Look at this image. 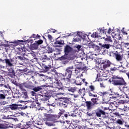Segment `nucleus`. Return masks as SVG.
Returning a JSON list of instances; mask_svg holds the SVG:
<instances>
[{
  "instance_id": "f257e3e1",
  "label": "nucleus",
  "mask_w": 129,
  "mask_h": 129,
  "mask_svg": "<svg viewBox=\"0 0 129 129\" xmlns=\"http://www.w3.org/2000/svg\"><path fill=\"white\" fill-rule=\"evenodd\" d=\"M69 36H74L75 37L74 38V42H79L81 40V39L84 38V35H83V33L82 32H78L75 33H71L70 34Z\"/></svg>"
},
{
  "instance_id": "f03ea898",
  "label": "nucleus",
  "mask_w": 129,
  "mask_h": 129,
  "mask_svg": "<svg viewBox=\"0 0 129 129\" xmlns=\"http://www.w3.org/2000/svg\"><path fill=\"white\" fill-rule=\"evenodd\" d=\"M119 80H117L114 81L112 84L113 85H125L126 83L124 81V80L122 78V77L117 78Z\"/></svg>"
},
{
  "instance_id": "7ed1b4c3",
  "label": "nucleus",
  "mask_w": 129,
  "mask_h": 129,
  "mask_svg": "<svg viewBox=\"0 0 129 129\" xmlns=\"http://www.w3.org/2000/svg\"><path fill=\"white\" fill-rule=\"evenodd\" d=\"M73 70V66L70 67L66 70V76H67L68 78H71V75L72 74V70Z\"/></svg>"
},
{
  "instance_id": "20e7f679",
  "label": "nucleus",
  "mask_w": 129,
  "mask_h": 129,
  "mask_svg": "<svg viewBox=\"0 0 129 129\" xmlns=\"http://www.w3.org/2000/svg\"><path fill=\"white\" fill-rule=\"evenodd\" d=\"M64 51L65 55L67 56V55H68V54H69V53L72 51V47L69 45H66L64 47Z\"/></svg>"
},
{
  "instance_id": "39448f33",
  "label": "nucleus",
  "mask_w": 129,
  "mask_h": 129,
  "mask_svg": "<svg viewBox=\"0 0 129 129\" xmlns=\"http://www.w3.org/2000/svg\"><path fill=\"white\" fill-rule=\"evenodd\" d=\"M45 116L46 117L47 120L48 121H54V117L55 116L54 115L50 114H45Z\"/></svg>"
},
{
  "instance_id": "423d86ee",
  "label": "nucleus",
  "mask_w": 129,
  "mask_h": 129,
  "mask_svg": "<svg viewBox=\"0 0 129 129\" xmlns=\"http://www.w3.org/2000/svg\"><path fill=\"white\" fill-rule=\"evenodd\" d=\"M64 44V41L60 40V41H56L54 42L53 45L54 47H59V48L61 47V45H63Z\"/></svg>"
},
{
  "instance_id": "0eeeda50",
  "label": "nucleus",
  "mask_w": 129,
  "mask_h": 129,
  "mask_svg": "<svg viewBox=\"0 0 129 129\" xmlns=\"http://www.w3.org/2000/svg\"><path fill=\"white\" fill-rule=\"evenodd\" d=\"M5 61L7 66H9V67H12V66H13V59L10 60L9 59H5Z\"/></svg>"
},
{
  "instance_id": "6e6552de",
  "label": "nucleus",
  "mask_w": 129,
  "mask_h": 129,
  "mask_svg": "<svg viewBox=\"0 0 129 129\" xmlns=\"http://www.w3.org/2000/svg\"><path fill=\"white\" fill-rule=\"evenodd\" d=\"M87 56L89 59H91V60H93V59H96V56H97V55L95 54H92L91 52H90L88 54Z\"/></svg>"
},
{
  "instance_id": "1a4fd4ad",
  "label": "nucleus",
  "mask_w": 129,
  "mask_h": 129,
  "mask_svg": "<svg viewBox=\"0 0 129 129\" xmlns=\"http://www.w3.org/2000/svg\"><path fill=\"white\" fill-rule=\"evenodd\" d=\"M96 114L98 117H100V116H101V114L104 115L105 114V112L102 110L98 109V111L96 112Z\"/></svg>"
},
{
  "instance_id": "9d476101",
  "label": "nucleus",
  "mask_w": 129,
  "mask_h": 129,
  "mask_svg": "<svg viewBox=\"0 0 129 129\" xmlns=\"http://www.w3.org/2000/svg\"><path fill=\"white\" fill-rule=\"evenodd\" d=\"M110 61H109V60H106V61H105V62L104 63L103 68L105 69L107 68V67H109V66H110Z\"/></svg>"
},
{
  "instance_id": "9b49d317",
  "label": "nucleus",
  "mask_w": 129,
  "mask_h": 129,
  "mask_svg": "<svg viewBox=\"0 0 129 129\" xmlns=\"http://www.w3.org/2000/svg\"><path fill=\"white\" fill-rule=\"evenodd\" d=\"M86 104L88 109H91L92 108V105H93V104L91 102L87 101L86 102Z\"/></svg>"
},
{
  "instance_id": "f8f14e48",
  "label": "nucleus",
  "mask_w": 129,
  "mask_h": 129,
  "mask_svg": "<svg viewBox=\"0 0 129 129\" xmlns=\"http://www.w3.org/2000/svg\"><path fill=\"white\" fill-rule=\"evenodd\" d=\"M119 90L116 93V95H117V96H122V94L123 93V91H122V90H121V88L119 87Z\"/></svg>"
},
{
  "instance_id": "ddd939ff",
  "label": "nucleus",
  "mask_w": 129,
  "mask_h": 129,
  "mask_svg": "<svg viewBox=\"0 0 129 129\" xmlns=\"http://www.w3.org/2000/svg\"><path fill=\"white\" fill-rule=\"evenodd\" d=\"M9 45H8L9 47H16V45L15 44H18V41H14L9 42Z\"/></svg>"
},
{
  "instance_id": "4468645a",
  "label": "nucleus",
  "mask_w": 129,
  "mask_h": 129,
  "mask_svg": "<svg viewBox=\"0 0 129 129\" xmlns=\"http://www.w3.org/2000/svg\"><path fill=\"white\" fill-rule=\"evenodd\" d=\"M77 80L76 81V85H81V82H82V80L81 78L77 77Z\"/></svg>"
},
{
  "instance_id": "2eb2a0df",
  "label": "nucleus",
  "mask_w": 129,
  "mask_h": 129,
  "mask_svg": "<svg viewBox=\"0 0 129 129\" xmlns=\"http://www.w3.org/2000/svg\"><path fill=\"white\" fill-rule=\"evenodd\" d=\"M43 43V40H39L38 41H35L34 45H36V47H38V45H41V44Z\"/></svg>"
},
{
  "instance_id": "dca6fc26",
  "label": "nucleus",
  "mask_w": 129,
  "mask_h": 129,
  "mask_svg": "<svg viewBox=\"0 0 129 129\" xmlns=\"http://www.w3.org/2000/svg\"><path fill=\"white\" fill-rule=\"evenodd\" d=\"M116 59L117 61H120L122 59L121 55H120L119 54H116Z\"/></svg>"
},
{
  "instance_id": "f3484780",
  "label": "nucleus",
  "mask_w": 129,
  "mask_h": 129,
  "mask_svg": "<svg viewBox=\"0 0 129 129\" xmlns=\"http://www.w3.org/2000/svg\"><path fill=\"white\" fill-rule=\"evenodd\" d=\"M41 89H42V88H41V87H37L34 88L33 89V90L35 92H38V91H40Z\"/></svg>"
},
{
  "instance_id": "a211bd4d",
  "label": "nucleus",
  "mask_w": 129,
  "mask_h": 129,
  "mask_svg": "<svg viewBox=\"0 0 129 129\" xmlns=\"http://www.w3.org/2000/svg\"><path fill=\"white\" fill-rule=\"evenodd\" d=\"M10 108L13 110L17 109L18 108V105L17 104H12L10 106Z\"/></svg>"
},
{
  "instance_id": "6ab92c4d",
  "label": "nucleus",
  "mask_w": 129,
  "mask_h": 129,
  "mask_svg": "<svg viewBox=\"0 0 129 129\" xmlns=\"http://www.w3.org/2000/svg\"><path fill=\"white\" fill-rule=\"evenodd\" d=\"M109 47H110V45L108 44H105L101 46V48H105L106 49H109Z\"/></svg>"
},
{
  "instance_id": "aec40b11",
  "label": "nucleus",
  "mask_w": 129,
  "mask_h": 129,
  "mask_svg": "<svg viewBox=\"0 0 129 129\" xmlns=\"http://www.w3.org/2000/svg\"><path fill=\"white\" fill-rule=\"evenodd\" d=\"M93 47H94V48H95V49H96L98 51H100L101 50V48H102V47H101V46L99 47V46H98V45H96L95 44H93Z\"/></svg>"
},
{
  "instance_id": "412c9836",
  "label": "nucleus",
  "mask_w": 129,
  "mask_h": 129,
  "mask_svg": "<svg viewBox=\"0 0 129 129\" xmlns=\"http://www.w3.org/2000/svg\"><path fill=\"white\" fill-rule=\"evenodd\" d=\"M116 123L118 124H120V125H122V124H123V120L121 119H118L116 120Z\"/></svg>"
},
{
  "instance_id": "4be33fe9",
  "label": "nucleus",
  "mask_w": 129,
  "mask_h": 129,
  "mask_svg": "<svg viewBox=\"0 0 129 129\" xmlns=\"http://www.w3.org/2000/svg\"><path fill=\"white\" fill-rule=\"evenodd\" d=\"M92 38H98V34H97V33L96 32H94L92 35H91Z\"/></svg>"
},
{
  "instance_id": "5701e85b",
  "label": "nucleus",
  "mask_w": 129,
  "mask_h": 129,
  "mask_svg": "<svg viewBox=\"0 0 129 129\" xmlns=\"http://www.w3.org/2000/svg\"><path fill=\"white\" fill-rule=\"evenodd\" d=\"M123 46L124 48H126L127 50H129V43H124Z\"/></svg>"
},
{
  "instance_id": "b1692460",
  "label": "nucleus",
  "mask_w": 129,
  "mask_h": 129,
  "mask_svg": "<svg viewBox=\"0 0 129 129\" xmlns=\"http://www.w3.org/2000/svg\"><path fill=\"white\" fill-rule=\"evenodd\" d=\"M128 89V88H127V87L126 86H123L122 87V88H121V90H122L123 92H124L125 91H127Z\"/></svg>"
},
{
  "instance_id": "393cba45",
  "label": "nucleus",
  "mask_w": 129,
  "mask_h": 129,
  "mask_svg": "<svg viewBox=\"0 0 129 129\" xmlns=\"http://www.w3.org/2000/svg\"><path fill=\"white\" fill-rule=\"evenodd\" d=\"M6 43H9V41H7L5 40L4 41L2 42V41H0V46H4Z\"/></svg>"
},
{
  "instance_id": "a878e982",
  "label": "nucleus",
  "mask_w": 129,
  "mask_h": 129,
  "mask_svg": "<svg viewBox=\"0 0 129 129\" xmlns=\"http://www.w3.org/2000/svg\"><path fill=\"white\" fill-rule=\"evenodd\" d=\"M68 91H70L71 92H74L75 91V88H69L68 89Z\"/></svg>"
},
{
  "instance_id": "bb28decb",
  "label": "nucleus",
  "mask_w": 129,
  "mask_h": 129,
  "mask_svg": "<svg viewBox=\"0 0 129 129\" xmlns=\"http://www.w3.org/2000/svg\"><path fill=\"white\" fill-rule=\"evenodd\" d=\"M6 96L3 94H0V99H5Z\"/></svg>"
},
{
  "instance_id": "cd10ccee",
  "label": "nucleus",
  "mask_w": 129,
  "mask_h": 129,
  "mask_svg": "<svg viewBox=\"0 0 129 129\" xmlns=\"http://www.w3.org/2000/svg\"><path fill=\"white\" fill-rule=\"evenodd\" d=\"M76 48L77 49V51L79 52V51H80V50H81V46L80 45H78L76 46Z\"/></svg>"
},
{
  "instance_id": "c85d7f7f",
  "label": "nucleus",
  "mask_w": 129,
  "mask_h": 129,
  "mask_svg": "<svg viewBox=\"0 0 129 129\" xmlns=\"http://www.w3.org/2000/svg\"><path fill=\"white\" fill-rule=\"evenodd\" d=\"M105 41H108L109 42H112V40H111V38L110 37L106 38L105 39Z\"/></svg>"
},
{
  "instance_id": "c756f323",
  "label": "nucleus",
  "mask_w": 129,
  "mask_h": 129,
  "mask_svg": "<svg viewBox=\"0 0 129 129\" xmlns=\"http://www.w3.org/2000/svg\"><path fill=\"white\" fill-rule=\"evenodd\" d=\"M89 88L90 89H91V91H94V89H95V88H94V86H90Z\"/></svg>"
},
{
  "instance_id": "7c9ffc66",
  "label": "nucleus",
  "mask_w": 129,
  "mask_h": 129,
  "mask_svg": "<svg viewBox=\"0 0 129 129\" xmlns=\"http://www.w3.org/2000/svg\"><path fill=\"white\" fill-rule=\"evenodd\" d=\"M89 96H93V97H96V96H97V95H96V94L93 95L91 92H89Z\"/></svg>"
},
{
  "instance_id": "2f4dec72",
  "label": "nucleus",
  "mask_w": 129,
  "mask_h": 129,
  "mask_svg": "<svg viewBox=\"0 0 129 129\" xmlns=\"http://www.w3.org/2000/svg\"><path fill=\"white\" fill-rule=\"evenodd\" d=\"M48 38L49 40H50V41H52V40H53V37H52V35L50 34L48 35Z\"/></svg>"
},
{
  "instance_id": "473e14b6",
  "label": "nucleus",
  "mask_w": 129,
  "mask_h": 129,
  "mask_svg": "<svg viewBox=\"0 0 129 129\" xmlns=\"http://www.w3.org/2000/svg\"><path fill=\"white\" fill-rule=\"evenodd\" d=\"M100 87H101L102 88H105V85H104L103 83H100Z\"/></svg>"
},
{
  "instance_id": "72a5a7b5",
  "label": "nucleus",
  "mask_w": 129,
  "mask_h": 129,
  "mask_svg": "<svg viewBox=\"0 0 129 129\" xmlns=\"http://www.w3.org/2000/svg\"><path fill=\"white\" fill-rule=\"evenodd\" d=\"M55 117H53L54 118V121L55 120H57V118H59V116H56V115H53Z\"/></svg>"
},
{
  "instance_id": "f704fd0d",
  "label": "nucleus",
  "mask_w": 129,
  "mask_h": 129,
  "mask_svg": "<svg viewBox=\"0 0 129 129\" xmlns=\"http://www.w3.org/2000/svg\"><path fill=\"white\" fill-rule=\"evenodd\" d=\"M121 46L120 44H117L115 46L116 49H119L120 48H121Z\"/></svg>"
},
{
  "instance_id": "c9c22d12",
  "label": "nucleus",
  "mask_w": 129,
  "mask_h": 129,
  "mask_svg": "<svg viewBox=\"0 0 129 129\" xmlns=\"http://www.w3.org/2000/svg\"><path fill=\"white\" fill-rule=\"evenodd\" d=\"M71 82H72V83H76V80H75L73 79H72L71 80Z\"/></svg>"
},
{
  "instance_id": "e433bc0d",
  "label": "nucleus",
  "mask_w": 129,
  "mask_h": 129,
  "mask_svg": "<svg viewBox=\"0 0 129 129\" xmlns=\"http://www.w3.org/2000/svg\"><path fill=\"white\" fill-rule=\"evenodd\" d=\"M105 94H106L107 96H110V95H111V94H110L109 93H104V97L105 96Z\"/></svg>"
},
{
  "instance_id": "4c0bfd02",
  "label": "nucleus",
  "mask_w": 129,
  "mask_h": 129,
  "mask_svg": "<svg viewBox=\"0 0 129 129\" xmlns=\"http://www.w3.org/2000/svg\"><path fill=\"white\" fill-rule=\"evenodd\" d=\"M18 58L20 59V60H21V61L24 60V58H23V57L21 56H18Z\"/></svg>"
},
{
  "instance_id": "58836bf2",
  "label": "nucleus",
  "mask_w": 129,
  "mask_h": 129,
  "mask_svg": "<svg viewBox=\"0 0 129 129\" xmlns=\"http://www.w3.org/2000/svg\"><path fill=\"white\" fill-rule=\"evenodd\" d=\"M4 128V124H0V129Z\"/></svg>"
},
{
  "instance_id": "ea45409f",
  "label": "nucleus",
  "mask_w": 129,
  "mask_h": 129,
  "mask_svg": "<svg viewBox=\"0 0 129 129\" xmlns=\"http://www.w3.org/2000/svg\"><path fill=\"white\" fill-rule=\"evenodd\" d=\"M111 33V29L109 28L108 31V34H110Z\"/></svg>"
},
{
  "instance_id": "a19ab883",
  "label": "nucleus",
  "mask_w": 129,
  "mask_h": 129,
  "mask_svg": "<svg viewBox=\"0 0 129 129\" xmlns=\"http://www.w3.org/2000/svg\"><path fill=\"white\" fill-rule=\"evenodd\" d=\"M111 71H115V70H116V69L115 68H113L111 69Z\"/></svg>"
},
{
  "instance_id": "79ce46f5",
  "label": "nucleus",
  "mask_w": 129,
  "mask_h": 129,
  "mask_svg": "<svg viewBox=\"0 0 129 129\" xmlns=\"http://www.w3.org/2000/svg\"><path fill=\"white\" fill-rule=\"evenodd\" d=\"M66 56H62V57H61V59H62V60H65V59H66Z\"/></svg>"
},
{
  "instance_id": "37998d69",
  "label": "nucleus",
  "mask_w": 129,
  "mask_h": 129,
  "mask_svg": "<svg viewBox=\"0 0 129 129\" xmlns=\"http://www.w3.org/2000/svg\"><path fill=\"white\" fill-rule=\"evenodd\" d=\"M31 94L32 95V96H34V95H35V92L34 91H31Z\"/></svg>"
},
{
  "instance_id": "c03bdc74",
  "label": "nucleus",
  "mask_w": 129,
  "mask_h": 129,
  "mask_svg": "<svg viewBox=\"0 0 129 129\" xmlns=\"http://www.w3.org/2000/svg\"><path fill=\"white\" fill-rule=\"evenodd\" d=\"M92 100H94L93 101L94 102V104H95L96 103V100H95V99H93Z\"/></svg>"
},
{
  "instance_id": "a18cd8bd",
  "label": "nucleus",
  "mask_w": 129,
  "mask_h": 129,
  "mask_svg": "<svg viewBox=\"0 0 129 129\" xmlns=\"http://www.w3.org/2000/svg\"><path fill=\"white\" fill-rule=\"evenodd\" d=\"M30 38H36V35H35V34H33L32 36V37H31Z\"/></svg>"
},
{
  "instance_id": "49530a36",
  "label": "nucleus",
  "mask_w": 129,
  "mask_h": 129,
  "mask_svg": "<svg viewBox=\"0 0 129 129\" xmlns=\"http://www.w3.org/2000/svg\"><path fill=\"white\" fill-rule=\"evenodd\" d=\"M125 97H126V98H128V99H129V94H128V95H125Z\"/></svg>"
},
{
  "instance_id": "de8ad7c7",
  "label": "nucleus",
  "mask_w": 129,
  "mask_h": 129,
  "mask_svg": "<svg viewBox=\"0 0 129 129\" xmlns=\"http://www.w3.org/2000/svg\"><path fill=\"white\" fill-rule=\"evenodd\" d=\"M88 115H89V116H91V115H92V114H91V113H87Z\"/></svg>"
},
{
  "instance_id": "09e8293b",
  "label": "nucleus",
  "mask_w": 129,
  "mask_h": 129,
  "mask_svg": "<svg viewBox=\"0 0 129 129\" xmlns=\"http://www.w3.org/2000/svg\"><path fill=\"white\" fill-rule=\"evenodd\" d=\"M55 32H57V31L55 30V29H52V33H55Z\"/></svg>"
},
{
  "instance_id": "8fccbe9b",
  "label": "nucleus",
  "mask_w": 129,
  "mask_h": 129,
  "mask_svg": "<svg viewBox=\"0 0 129 129\" xmlns=\"http://www.w3.org/2000/svg\"><path fill=\"white\" fill-rule=\"evenodd\" d=\"M45 69H47V70H48V69H49V67H45Z\"/></svg>"
},
{
  "instance_id": "3c124183",
  "label": "nucleus",
  "mask_w": 129,
  "mask_h": 129,
  "mask_svg": "<svg viewBox=\"0 0 129 129\" xmlns=\"http://www.w3.org/2000/svg\"><path fill=\"white\" fill-rule=\"evenodd\" d=\"M100 32L103 33L104 32V31H103V30H102V29H101L100 30Z\"/></svg>"
},
{
  "instance_id": "603ef678",
  "label": "nucleus",
  "mask_w": 129,
  "mask_h": 129,
  "mask_svg": "<svg viewBox=\"0 0 129 129\" xmlns=\"http://www.w3.org/2000/svg\"><path fill=\"white\" fill-rule=\"evenodd\" d=\"M81 60H84V59H85V58H84V57H81Z\"/></svg>"
},
{
  "instance_id": "864d4df0",
  "label": "nucleus",
  "mask_w": 129,
  "mask_h": 129,
  "mask_svg": "<svg viewBox=\"0 0 129 129\" xmlns=\"http://www.w3.org/2000/svg\"><path fill=\"white\" fill-rule=\"evenodd\" d=\"M6 103H7L6 102H4L3 103V104L5 105V104H6Z\"/></svg>"
},
{
  "instance_id": "5fc2aeb1",
  "label": "nucleus",
  "mask_w": 129,
  "mask_h": 129,
  "mask_svg": "<svg viewBox=\"0 0 129 129\" xmlns=\"http://www.w3.org/2000/svg\"><path fill=\"white\" fill-rule=\"evenodd\" d=\"M22 129H33V128H22Z\"/></svg>"
},
{
  "instance_id": "6e6d98bb",
  "label": "nucleus",
  "mask_w": 129,
  "mask_h": 129,
  "mask_svg": "<svg viewBox=\"0 0 129 129\" xmlns=\"http://www.w3.org/2000/svg\"><path fill=\"white\" fill-rule=\"evenodd\" d=\"M99 45L100 46H102V44L101 43H99Z\"/></svg>"
},
{
  "instance_id": "4d7b16f0",
  "label": "nucleus",
  "mask_w": 129,
  "mask_h": 129,
  "mask_svg": "<svg viewBox=\"0 0 129 129\" xmlns=\"http://www.w3.org/2000/svg\"><path fill=\"white\" fill-rule=\"evenodd\" d=\"M103 77H106V76L104 75H103Z\"/></svg>"
},
{
  "instance_id": "13d9d810",
  "label": "nucleus",
  "mask_w": 129,
  "mask_h": 129,
  "mask_svg": "<svg viewBox=\"0 0 129 129\" xmlns=\"http://www.w3.org/2000/svg\"><path fill=\"white\" fill-rule=\"evenodd\" d=\"M83 81L84 82L85 81V79H83Z\"/></svg>"
},
{
  "instance_id": "bf43d9fd",
  "label": "nucleus",
  "mask_w": 129,
  "mask_h": 129,
  "mask_svg": "<svg viewBox=\"0 0 129 129\" xmlns=\"http://www.w3.org/2000/svg\"><path fill=\"white\" fill-rule=\"evenodd\" d=\"M75 97L77 98V97H78V96L76 95V96H75Z\"/></svg>"
},
{
  "instance_id": "052dcab7",
  "label": "nucleus",
  "mask_w": 129,
  "mask_h": 129,
  "mask_svg": "<svg viewBox=\"0 0 129 129\" xmlns=\"http://www.w3.org/2000/svg\"><path fill=\"white\" fill-rule=\"evenodd\" d=\"M20 42H23V40H20Z\"/></svg>"
},
{
  "instance_id": "680f3d73",
  "label": "nucleus",
  "mask_w": 129,
  "mask_h": 129,
  "mask_svg": "<svg viewBox=\"0 0 129 129\" xmlns=\"http://www.w3.org/2000/svg\"><path fill=\"white\" fill-rule=\"evenodd\" d=\"M128 57H129V53H128Z\"/></svg>"
},
{
  "instance_id": "e2e57ef3",
  "label": "nucleus",
  "mask_w": 129,
  "mask_h": 129,
  "mask_svg": "<svg viewBox=\"0 0 129 129\" xmlns=\"http://www.w3.org/2000/svg\"><path fill=\"white\" fill-rule=\"evenodd\" d=\"M85 83H86V85H87V82H85Z\"/></svg>"
},
{
  "instance_id": "0e129e2a",
  "label": "nucleus",
  "mask_w": 129,
  "mask_h": 129,
  "mask_svg": "<svg viewBox=\"0 0 129 129\" xmlns=\"http://www.w3.org/2000/svg\"><path fill=\"white\" fill-rule=\"evenodd\" d=\"M25 95H27V93H25Z\"/></svg>"
},
{
  "instance_id": "69168bd1",
  "label": "nucleus",
  "mask_w": 129,
  "mask_h": 129,
  "mask_svg": "<svg viewBox=\"0 0 129 129\" xmlns=\"http://www.w3.org/2000/svg\"><path fill=\"white\" fill-rule=\"evenodd\" d=\"M112 97V98H115V97Z\"/></svg>"
},
{
  "instance_id": "338daca9",
  "label": "nucleus",
  "mask_w": 129,
  "mask_h": 129,
  "mask_svg": "<svg viewBox=\"0 0 129 129\" xmlns=\"http://www.w3.org/2000/svg\"><path fill=\"white\" fill-rule=\"evenodd\" d=\"M81 95H82V93H81Z\"/></svg>"
},
{
  "instance_id": "774afa93",
  "label": "nucleus",
  "mask_w": 129,
  "mask_h": 129,
  "mask_svg": "<svg viewBox=\"0 0 129 129\" xmlns=\"http://www.w3.org/2000/svg\"><path fill=\"white\" fill-rule=\"evenodd\" d=\"M128 52H129V50L128 51Z\"/></svg>"
}]
</instances>
